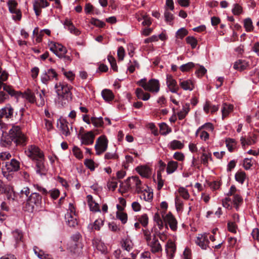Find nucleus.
Listing matches in <instances>:
<instances>
[{"label":"nucleus","mask_w":259,"mask_h":259,"mask_svg":"<svg viewBox=\"0 0 259 259\" xmlns=\"http://www.w3.org/2000/svg\"><path fill=\"white\" fill-rule=\"evenodd\" d=\"M62 71L63 72L64 75L66 76V77L69 80L72 81L74 79V74L71 72H66L65 71L64 69L62 68Z\"/></svg>","instance_id":"obj_60"},{"label":"nucleus","mask_w":259,"mask_h":259,"mask_svg":"<svg viewBox=\"0 0 259 259\" xmlns=\"http://www.w3.org/2000/svg\"><path fill=\"white\" fill-rule=\"evenodd\" d=\"M156 229L155 228H153L151 229V231H150L147 229H142V231L143 232L144 236L145 237V239L147 242H149L151 240V232H153V230H156Z\"/></svg>","instance_id":"obj_49"},{"label":"nucleus","mask_w":259,"mask_h":259,"mask_svg":"<svg viewBox=\"0 0 259 259\" xmlns=\"http://www.w3.org/2000/svg\"><path fill=\"white\" fill-rule=\"evenodd\" d=\"M49 45L50 50L60 58H62L63 54L67 53L66 49L61 44L52 41Z\"/></svg>","instance_id":"obj_10"},{"label":"nucleus","mask_w":259,"mask_h":259,"mask_svg":"<svg viewBox=\"0 0 259 259\" xmlns=\"http://www.w3.org/2000/svg\"><path fill=\"white\" fill-rule=\"evenodd\" d=\"M174 158L179 161H183L184 159V155L180 152H176L174 153Z\"/></svg>","instance_id":"obj_64"},{"label":"nucleus","mask_w":259,"mask_h":259,"mask_svg":"<svg viewBox=\"0 0 259 259\" xmlns=\"http://www.w3.org/2000/svg\"><path fill=\"white\" fill-rule=\"evenodd\" d=\"M33 10L36 16H39L41 13V9L40 8V4L37 1H35L33 5Z\"/></svg>","instance_id":"obj_57"},{"label":"nucleus","mask_w":259,"mask_h":259,"mask_svg":"<svg viewBox=\"0 0 259 259\" xmlns=\"http://www.w3.org/2000/svg\"><path fill=\"white\" fill-rule=\"evenodd\" d=\"M103 225V221L101 219L96 220L94 223V229L96 230H99Z\"/></svg>","instance_id":"obj_59"},{"label":"nucleus","mask_w":259,"mask_h":259,"mask_svg":"<svg viewBox=\"0 0 259 259\" xmlns=\"http://www.w3.org/2000/svg\"><path fill=\"white\" fill-rule=\"evenodd\" d=\"M180 85L184 90L192 91L194 88V83L190 79L182 80L180 79Z\"/></svg>","instance_id":"obj_24"},{"label":"nucleus","mask_w":259,"mask_h":259,"mask_svg":"<svg viewBox=\"0 0 259 259\" xmlns=\"http://www.w3.org/2000/svg\"><path fill=\"white\" fill-rule=\"evenodd\" d=\"M136 170L142 177L149 178L151 174V169L147 166L142 165L136 167Z\"/></svg>","instance_id":"obj_23"},{"label":"nucleus","mask_w":259,"mask_h":259,"mask_svg":"<svg viewBox=\"0 0 259 259\" xmlns=\"http://www.w3.org/2000/svg\"><path fill=\"white\" fill-rule=\"evenodd\" d=\"M116 217L121 221L123 224H125L127 220V214L123 212H116Z\"/></svg>","instance_id":"obj_43"},{"label":"nucleus","mask_w":259,"mask_h":259,"mask_svg":"<svg viewBox=\"0 0 259 259\" xmlns=\"http://www.w3.org/2000/svg\"><path fill=\"white\" fill-rule=\"evenodd\" d=\"M95 135L93 132L89 131L87 133L81 134L80 140L82 144L85 145H92L94 143Z\"/></svg>","instance_id":"obj_17"},{"label":"nucleus","mask_w":259,"mask_h":259,"mask_svg":"<svg viewBox=\"0 0 259 259\" xmlns=\"http://www.w3.org/2000/svg\"><path fill=\"white\" fill-rule=\"evenodd\" d=\"M256 138V136L254 134H252L251 136H250L247 139H245V138L241 137L240 141L241 142V144L242 147H244L245 144L247 145H250L253 144L255 143V139Z\"/></svg>","instance_id":"obj_28"},{"label":"nucleus","mask_w":259,"mask_h":259,"mask_svg":"<svg viewBox=\"0 0 259 259\" xmlns=\"http://www.w3.org/2000/svg\"><path fill=\"white\" fill-rule=\"evenodd\" d=\"M244 26L247 32H250L253 30L252 22L250 18H246L244 21Z\"/></svg>","instance_id":"obj_39"},{"label":"nucleus","mask_w":259,"mask_h":259,"mask_svg":"<svg viewBox=\"0 0 259 259\" xmlns=\"http://www.w3.org/2000/svg\"><path fill=\"white\" fill-rule=\"evenodd\" d=\"M108 140L104 136H100L98 138L95 145L97 155H100L107 149Z\"/></svg>","instance_id":"obj_9"},{"label":"nucleus","mask_w":259,"mask_h":259,"mask_svg":"<svg viewBox=\"0 0 259 259\" xmlns=\"http://www.w3.org/2000/svg\"><path fill=\"white\" fill-rule=\"evenodd\" d=\"M23 97L27 100L30 103H34L35 102V97L34 93L28 90L22 95Z\"/></svg>","instance_id":"obj_36"},{"label":"nucleus","mask_w":259,"mask_h":259,"mask_svg":"<svg viewBox=\"0 0 259 259\" xmlns=\"http://www.w3.org/2000/svg\"><path fill=\"white\" fill-rule=\"evenodd\" d=\"M53 78L58 80V74L55 69L51 68L47 71H45L41 75V82L47 84L49 80H51Z\"/></svg>","instance_id":"obj_12"},{"label":"nucleus","mask_w":259,"mask_h":259,"mask_svg":"<svg viewBox=\"0 0 259 259\" xmlns=\"http://www.w3.org/2000/svg\"><path fill=\"white\" fill-rule=\"evenodd\" d=\"M226 146L230 152H232L236 145L235 140L232 139H227L226 140Z\"/></svg>","instance_id":"obj_42"},{"label":"nucleus","mask_w":259,"mask_h":259,"mask_svg":"<svg viewBox=\"0 0 259 259\" xmlns=\"http://www.w3.org/2000/svg\"><path fill=\"white\" fill-rule=\"evenodd\" d=\"M90 23L100 28H103L105 26V23L97 19L92 18L91 20Z\"/></svg>","instance_id":"obj_46"},{"label":"nucleus","mask_w":259,"mask_h":259,"mask_svg":"<svg viewBox=\"0 0 259 259\" xmlns=\"http://www.w3.org/2000/svg\"><path fill=\"white\" fill-rule=\"evenodd\" d=\"M5 166L9 172L17 171L20 168V163L15 159H12L10 162H6Z\"/></svg>","instance_id":"obj_22"},{"label":"nucleus","mask_w":259,"mask_h":259,"mask_svg":"<svg viewBox=\"0 0 259 259\" xmlns=\"http://www.w3.org/2000/svg\"><path fill=\"white\" fill-rule=\"evenodd\" d=\"M102 96L103 99L106 101H112L114 98L112 92L108 89H104L102 92Z\"/></svg>","instance_id":"obj_34"},{"label":"nucleus","mask_w":259,"mask_h":259,"mask_svg":"<svg viewBox=\"0 0 259 259\" xmlns=\"http://www.w3.org/2000/svg\"><path fill=\"white\" fill-rule=\"evenodd\" d=\"M178 163L175 161H170L168 162L166 168V172L170 174L173 173L178 168Z\"/></svg>","instance_id":"obj_31"},{"label":"nucleus","mask_w":259,"mask_h":259,"mask_svg":"<svg viewBox=\"0 0 259 259\" xmlns=\"http://www.w3.org/2000/svg\"><path fill=\"white\" fill-rule=\"evenodd\" d=\"M41 207L42 196L36 192H32L23 204V210L28 212L38 211Z\"/></svg>","instance_id":"obj_2"},{"label":"nucleus","mask_w":259,"mask_h":259,"mask_svg":"<svg viewBox=\"0 0 259 259\" xmlns=\"http://www.w3.org/2000/svg\"><path fill=\"white\" fill-rule=\"evenodd\" d=\"M91 123L96 127H103L104 124L103 119L102 117H92L91 118Z\"/></svg>","instance_id":"obj_33"},{"label":"nucleus","mask_w":259,"mask_h":259,"mask_svg":"<svg viewBox=\"0 0 259 259\" xmlns=\"http://www.w3.org/2000/svg\"><path fill=\"white\" fill-rule=\"evenodd\" d=\"M93 246L102 254H107L108 252L107 247L105 244L101 240L95 239L93 240Z\"/></svg>","instance_id":"obj_21"},{"label":"nucleus","mask_w":259,"mask_h":259,"mask_svg":"<svg viewBox=\"0 0 259 259\" xmlns=\"http://www.w3.org/2000/svg\"><path fill=\"white\" fill-rule=\"evenodd\" d=\"M162 218L165 223L166 229H168L167 225L172 231H176L177 229V221L171 212H169L165 216L162 214Z\"/></svg>","instance_id":"obj_11"},{"label":"nucleus","mask_w":259,"mask_h":259,"mask_svg":"<svg viewBox=\"0 0 259 259\" xmlns=\"http://www.w3.org/2000/svg\"><path fill=\"white\" fill-rule=\"evenodd\" d=\"M146 87L145 91L152 93H158L160 89V83L159 81L156 79H151L148 82L147 85H144Z\"/></svg>","instance_id":"obj_15"},{"label":"nucleus","mask_w":259,"mask_h":259,"mask_svg":"<svg viewBox=\"0 0 259 259\" xmlns=\"http://www.w3.org/2000/svg\"><path fill=\"white\" fill-rule=\"evenodd\" d=\"M132 179L133 182L135 183L136 187V192L137 193H140L142 192V188L141 187V181L138 176H133L132 178H128L125 181V185L123 186V182H120V187L123 188L125 191H127L131 188V179Z\"/></svg>","instance_id":"obj_5"},{"label":"nucleus","mask_w":259,"mask_h":259,"mask_svg":"<svg viewBox=\"0 0 259 259\" xmlns=\"http://www.w3.org/2000/svg\"><path fill=\"white\" fill-rule=\"evenodd\" d=\"M45 159L44 156L34 161L36 172L40 176H45L48 171V169L45 163Z\"/></svg>","instance_id":"obj_14"},{"label":"nucleus","mask_w":259,"mask_h":259,"mask_svg":"<svg viewBox=\"0 0 259 259\" xmlns=\"http://www.w3.org/2000/svg\"><path fill=\"white\" fill-rule=\"evenodd\" d=\"M17 114V113H16V115H14L13 108L10 104H7L5 107L0 109V125L1 126L4 124L2 120L3 118H5L7 119H10L13 120L14 117H15Z\"/></svg>","instance_id":"obj_7"},{"label":"nucleus","mask_w":259,"mask_h":259,"mask_svg":"<svg viewBox=\"0 0 259 259\" xmlns=\"http://www.w3.org/2000/svg\"><path fill=\"white\" fill-rule=\"evenodd\" d=\"M165 250L167 254L170 256L171 257H173L174 254L176 250V246L175 244L172 241L168 242L166 245Z\"/></svg>","instance_id":"obj_30"},{"label":"nucleus","mask_w":259,"mask_h":259,"mask_svg":"<svg viewBox=\"0 0 259 259\" xmlns=\"http://www.w3.org/2000/svg\"><path fill=\"white\" fill-rule=\"evenodd\" d=\"M249 66V63L245 60H239L235 62L234 65V68L235 69H240L243 70L247 68Z\"/></svg>","instance_id":"obj_29"},{"label":"nucleus","mask_w":259,"mask_h":259,"mask_svg":"<svg viewBox=\"0 0 259 259\" xmlns=\"http://www.w3.org/2000/svg\"><path fill=\"white\" fill-rule=\"evenodd\" d=\"M186 41L188 44L191 45L192 49H195L198 43L197 40L193 36H189L187 37Z\"/></svg>","instance_id":"obj_40"},{"label":"nucleus","mask_w":259,"mask_h":259,"mask_svg":"<svg viewBox=\"0 0 259 259\" xmlns=\"http://www.w3.org/2000/svg\"><path fill=\"white\" fill-rule=\"evenodd\" d=\"M125 55V51L123 47L120 46L118 48L117 56L119 60L122 61Z\"/></svg>","instance_id":"obj_56"},{"label":"nucleus","mask_w":259,"mask_h":259,"mask_svg":"<svg viewBox=\"0 0 259 259\" xmlns=\"http://www.w3.org/2000/svg\"><path fill=\"white\" fill-rule=\"evenodd\" d=\"M151 251L153 253H156L161 251L162 247L159 242L151 243Z\"/></svg>","instance_id":"obj_48"},{"label":"nucleus","mask_w":259,"mask_h":259,"mask_svg":"<svg viewBox=\"0 0 259 259\" xmlns=\"http://www.w3.org/2000/svg\"><path fill=\"white\" fill-rule=\"evenodd\" d=\"M74 208H70V212L65 214V219L67 225L70 227H75L78 224L77 217L74 211Z\"/></svg>","instance_id":"obj_13"},{"label":"nucleus","mask_w":259,"mask_h":259,"mask_svg":"<svg viewBox=\"0 0 259 259\" xmlns=\"http://www.w3.org/2000/svg\"><path fill=\"white\" fill-rule=\"evenodd\" d=\"M84 165L89 168L91 171H93L95 169V162L91 159H86L84 162Z\"/></svg>","instance_id":"obj_51"},{"label":"nucleus","mask_w":259,"mask_h":259,"mask_svg":"<svg viewBox=\"0 0 259 259\" xmlns=\"http://www.w3.org/2000/svg\"><path fill=\"white\" fill-rule=\"evenodd\" d=\"M166 84L169 91L173 93H177L179 89L176 80L171 75H166Z\"/></svg>","instance_id":"obj_19"},{"label":"nucleus","mask_w":259,"mask_h":259,"mask_svg":"<svg viewBox=\"0 0 259 259\" xmlns=\"http://www.w3.org/2000/svg\"><path fill=\"white\" fill-rule=\"evenodd\" d=\"M88 201L91 211H100L99 206L93 199L92 195L87 196Z\"/></svg>","instance_id":"obj_26"},{"label":"nucleus","mask_w":259,"mask_h":259,"mask_svg":"<svg viewBox=\"0 0 259 259\" xmlns=\"http://www.w3.org/2000/svg\"><path fill=\"white\" fill-rule=\"evenodd\" d=\"M25 153L27 156L33 161L45 156L43 152L38 147L34 145L29 146L27 150L25 151Z\"/></svg>","instance_id":"obj_6"},{"label":"nucleus","mask_w":259,"mask_h":259,"mask_svg":"<svg viewBox=\"0 0 259 259\" xmlns=\"http://www.w3.org/2000/svg\"><path fill=\"white\" fill-rule=\"evenodd\" d=\"M228 230L232 233H235L236 232V225L234 223L229 222L228 223Z\"/></svg>","instance_id":"obj_62"},{"label":"nucleus","mask_w":259,"mask_h":259,"mask_svg":"<svg viewBox=\"0 0 259 259\" xmlns=\"http://www.w3.org/2000/svg\"><path fill=\"white\" fill-rule=\"evenodd\" d=\"M242 202L243 199L239 195L235 194L234 195L233 202L237 210L238 208L239 204L242 203Z\"/></svg>","instance_id":"obj_47"},{"label":"nucleus","mask_w":259,"mask_h":259,"mask_svg":"<svg viewBox=\"0 0 259 259\" xmlns=\"http://www.w3.org/2000/svg\"><path fill=\"white\" fill-rule=\"evenodd\" d=\"M55 89L59 99L72 100L71 85L65 82H59L56 83Z\"/></svg>","instance_id":"obj_3"},{"label":"nucleus","mask_w":259,"mask_h":259,"mask_svg":"<svg viewBox=\"0 0 259 259\" xmlns=\"http://www.w3.org/2000/svg\"><path fill=\"white\" fill-rule=\"evenodd\" d=\"M64 25L68 27V30L71 33L75 35H79L80 34V32L75 27L72 22L68 19H65Z\"/></svg>","instance_id":"obj_25"},{"label":"nucleus","mask_w":259,"mask_h":259,"mask_svg":"<svg viewBox=\"0 0 259 259\" xmlns=\"http://www.w3.org/2000/svg\"><path fill=\"white\" fill-rule=\"evenodd\" d=\"M74 156L78 159H81L83 158V154L80 149L77 146H74L72 149Z\"/></svg>","instance_id":"obj_50"},{"label":"nucleus","mask_w":259,"mask_h":259,"mask_svg":"<svg viewBox=\"0 0 259 259\" xmlns=\"http://www.w3.org/2000/svg\"><path fill=\"white\" fill-rule=\"evenodd\" d=\"M195 242L202 249H206L207 247H208V244L209 243L207 235H198Z\"/></svg>","instance_id":"obj_18"},{"label":"nucleus","mask_w":259,"mask_h":259,"mask_svg":"<svg viewBox=\"0 0 259 259\" xmlns=\"http://www.w3.org/2000/svg\"><path fill=\"white\" fill-rule=\"evenodd\" d=\"M164 17L165 20L166 22H171L174 19V16L172 13L169 12L167 8H165V12H164Z\"/></svg>","instance_id":"obj_55"},{"label":"nucleus","mask_w":259,"mask_h":259,"mask_svg":"<svg viewBox=\"0 0 259 259\" xmlns=\"http://www.w3.org/2000/svg\"><path fill=\"white\" fill-rule=\"evenodd\" d=\"M9 10L12 14H16L17 19L20 20L21 18V12L20 10L17 9L18 3L15 0H9L7 2Z\"/></svg>","instance_id":"obj_16"},{"label":"nucleus","mask_w":259,"mask_h":259,"mask_svg":"<svg viewBox=\"0 0 259 259\" xmlns=\"http://www.w3.org/2000/svg\"><path fill=\"white\" fill-rule=\"evenodd\" d=\"M60 128L62 134L66 136L70 134L68 127V122L65 119L60 120Z\"/></svg>","instance_id":"obj_27"},{"label":"nucleus","mask_w":259,"mask_h":259,"mask_svg":"<svg viewBox=\"0 0 259 259\" xmlns=\"http://www.w3.org/2000/svg\"><path fill=\"white\" fill-rule=\"evenodd\" d=\"M184 147V145L181 141L174 140L170 143L169 148L172 150L182 149Z\"/></svg>","instance_id":"obj_37"},{"label":"nucleus","mask_w":259,"mask_h":259,"mask_svg":"<svg viewBox=\"0 0 259 259\" xmlns=\"http://www.w3.org/2000/svg\"><path fill=\"white\" fill-rule=\"evenodd\" d=\"M246 175L243 171H238L235 175V180L238 183L243 184L246 179Z\"/></svg>","instance_id":"obj_32"},{"label":"nucleus","mask_w":259,"mask_h":259,"mask_svg":"<svg viewBox=\"0 0 259 259\" xmlns=\"http://www.w3.org/2000/svg\"><path fill=\"white\" fill-rule=\"evenodd\" d=\"M8 77V74L6 71L1 72V68L0 67V90L3 88L4 91L11 96H17L18 92H16L11 86L8 85L3 82L7 80Z\"/></svg>","instance_id":"obj_4"},{"label":"nucleus","mask_w":259,"mask_h":259,"mask_svg":"<svg viewBox=\"0 0 259 259\" xmlns=\"http://www.w3.org/2000/svg\"><path fill=\"white\" fill-rule=\"evenodd\" d=\"M5 194L9 200L14 201L15 199L16 195L13 188L8 185H6L0 180V194Z\"/></svg>","instance_id":"obj_8"},{"label":"nucleus","mask_w":259,"mask_h":259,"mask_svg":"<svg viewBox=\"0 0 259 259\" xmlns=\"http://www.w3.org/2000/svg\"><path fill=\"white\" fill-rule=\"evenodd\" d=\"M82 248V244L81 243L70 242L68 245V249L74 254H79Z\"/></svg>","instance_id":"obj_20"},{"label":"nucleus","mask_w":259,"mask_h":259,"mask_svg":"<svg viewBox=\"0 0 259 259\" xmlns=\"http://www.w3.org/2000/svg\"><path fill=\"white\" fill-rule=\"evenodd\" d=\"M160 130L162 131L161 135H166L171 132V130L166 123H162L160 125Z\"/></svg>","instance_id":"obj_45"},{"label":"nucleus","mask_w":259,"mask_h":259,"mask_svg":"<svg viewBox=\"0 0 259 259\" xmlns=\"http://www.w3.org/2000/svg\"><path fill=\"white\" fill-rule=\"evenodd\" d=\"M157 180H158L157 189H158V190H160L163 186V180L162 179V176L161 175L160 172H158Z\"/></svg>","instance_id":"obj_61"},{"label":"nucleus","mask_w":259,"mask_h":259,"mask_svg":"<svg viewBox=\"0 0 259 259\" xmlns=\"http://www.w3.org/2000/svg\"><path fill=\"white\" fill-rule=\"evenodd\" d=\"M179 192L180 195L185 199H188L189 198V194L188 190L184 187H180L179 189Z\"/></svg>","instance_id":"obj_52"},{"label":"nucleus","mask_w":259,"mask_h":259,"mask_svg":"<svg viewBox=\"0 0 259 259\" xmlns=\"http://www.w3.org/2000/svg\"><path fill=\"white\" fill-rule=\"evenodd\" d=\"M9 135L4 136L3 134L1 139V144L2 146H10L12 141L16 145L25 146L26 144L27 139L22 133L20 127L18 125H13L9 131Z\"/></svg>","instance_id":"obj_1"},{"label":"nucleus","mask_w":259,"mask_h":259,"mask_svg":"<svg viewBox=\"0 0 259 259\" xmlns=\"http://www.w3.org/2000/svg\"><path fill=\"white\" fill-rule=\"evenodd\" d=\"M242 11V7L238 4H235L234 8L232 10L233 13L235 15H240Z\"/></svg>","instance_id":"obj_58"},{"label":"nucleus","mask_w":259,"mask_h":259,"mask_svg":"<svg viewBox=\"0 0 259 259\" xmlns=\"http://www.w3.org/2000/svg\"><path fill=\"white\" fill-rule=\"evenodd\" d=\"M188 33V30L185 28L179 29L176 32V37L181 39L183 38Z\"/></svg>","instance_id":"obj_44"},{"label":"nucleus","mask_w":259,"mask_h":259,"mask_svg":"<svg viewBox=\"0 0 259 259\" xmlns=\"http://www.w3.org/2000/svg\"><path fill=\"white\" fill-rule=\"evenodd\" d=\"M138 220L144 227H146L147 226L149 219L147 214H143L141 215L139 217Z\"/></svg>","instance_id":"obj_41"},{"label":"nucleus","mask_w":259,"mask_h":259,"mask_svg":"<svg viewBox=\"0 0 259 259\" xmlns=\"http://www.w3.org/2000/svg\"><path fill=\"white\" fill-rule=\"evenodd\" d=\"M251 166L252 164L251 163V159L248 158H245L243 160V166L244 168L248 170Z\"/></svg>","instance_id":"obj_63"},{"label":"nucleus","mask_w":259,"mask_h":259,"mask_svg":"<svg viewBox=\"0 0 259 259\" xmlns=\"http://www.w3.org/2000/svg\"><path fill=\"white\" fill-rule=\"evenodd\" d=\"M233 106L232 105H228L226 103H224L223 105L222 109V118L224 119L226 117L230 112L233 110Z\"/></svg>","instance_id":"obj_35"},{"label":"nucleus","mask_w":259,"mask_h":259,"mask_svg":"<svg viewBox=\"0 0 259 259\" xmlns=\"http://www.w3.org/2000/svg\"><path fill=\"white\" fill-rule=\"evenodd\" d=\"M195 67V64L193 62H188L186 64L181 65L180 69L182 72H187L190 71L192 68Z\"/></svg>","instance_id":"obj_38"},{"label":"nucleus","mask_w":259,"mask_h":259,"mask_svg":"<svg viewBox=\"0 0 259 259\" xmlns=\"http://www.w3.org/2000/svg\"><path fill=\"white\" fill-rule=\"evenodd\" d=\"M132 242L128 239H125L123 241L122 243V247L126 250L130 251L132 248V246L131 245Z\"/></svg>","instance_id":"obj_54"},{"label":"nucleus","mask_w":259,"mask_h":259,"mask_svg":"<svg viewBox=\"0 0 259 259\" xmlns=\"http://www.w3.org/2000/svg\"><path fill=\"white\" fill-rule=\"evenodd\" d=\"M207 72V70L203 66H200L199 68L196 70L195 74L198 77H201Z\"/></svg>","instance_id":"obj_53"}]
</instances>
